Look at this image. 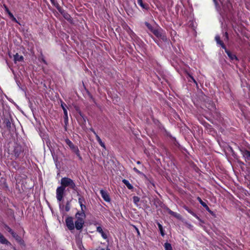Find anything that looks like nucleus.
<instances>
[{"mask_svg":"<svg viewBox=\"0 0 250 250\" xmlns=\"http://www.w3.org/2000/svg\"><path fill=\"white\" fill-rule=\"evenodd\" d=\"M98 142L99 143V144L100 145V146L103 147L104 148H105V146L104 144V143H103L102 141V140H100L99 141H98Z\"/></svg>","mask_w":250,"mask_h":250,"instance_id":"obj_31","label":"nucleus"},{"mask_svg":"<svg viewBox=\"0 0 250 250\" xmlns=\"http://www.w3.org/2000/svg\"><path fill=\"white\" fill-rule=\"evenodd\" d=\"M152 33L157 38L161 39L164 42H167V38L164 31L160 28H155Z\"/></svg>","mask_w":250,"mask_h":250,"instance_id":"obj_4","label":"nucleus"},{"mask_svg":"<svg viewBox=\"0 0 250 250\" xmlns=\"http://www.w3.org/2000/svg\"><path fill=\"white\" fill-rule=\"evenodd\" d=\"M61 186L58 187L56 189V198L58 202H61L64 195L65 188L69 191L72 190L76 191L77 188L75 182L68 177H63L61 180Z\"/></svg>","mask_w":250,"mask_h":250,"instance_id":"obj_1","label":"nucleus"},{"mask_svg":"<svg viewBox=\"0 0 250 250\" xmlns=\"http://www.w3.org/2000/svg\"><path fill=\"white\" fill-rule=\"evenodd\" d=\"M137 2L143 9L147 10L148 9V5L143 3V0H137Z\"/></svg>","mask_w":250,"mask_h":250,"instance_id":"obj_13","label":"nucleus"},{"mask_svg":"<svg viewBox=\"0 0 250 250\" xmlns=\"http://www.w3.org/2000/svg\"><path fill=\"white\" fill-rule=\"evenodd\" d=\"M21 152H22V151H21V149L20 148L19 150L18 147L15 148L14 150L15 155L16 157H19Z\"/></svg>","mask_w":250,"mask_h":250,"instance_id":"obj_23","label":"nucleus"},{"mask_svg":"<svg viewBox=\"0 0 250 250\" xmlns=\"http://www.w3.org/2000/svg\"><path fill=\"white\" fill-rule=\"evenodd\" d=\"M6 124H7V125H8L9 124L10 125V122L9 121L7 122Z\"/></svg>","mask_w":250,"mask_h":250,"instance_id":"obj_42","label":"nucleus"},{"mask_svg":"<svg viewBox=\"0 0 250 250\" xmlns=\"http://www.w3.org/2000/svg\"><path fill=\"white\" fill-rule=\"evenodd\" d=\"M11 235L17 241L19 242L21 241V238L16 232H14Z\"/></svg>","mask_w":250,"mask_h":250,"instance_id":"obj_22","label":"nucleus"},{"mask_svg":"<svg viewBox=\"0 0 250 250\" xmlns=\"http://www.w3.org/2000/svg\"><path fill=\"white\" fill-rule=\"evenodd\" d=\"M145 25L151 32H152V31L154 30L155 29L152 27V26L150 24H149L147 22H145Z\"/></svg>","mask_w":250,"mask_h":250,"instance_id":"obj_24","label":"nucleus"},{"mask_svg":"<svg viewBox=\"0 0 250 250\" xmlns=\"http://www.w3.org/2000/svg\"><path fill=\"white\" fill-rule=\"evenodd\" d=\"M154 41L155 42H156V43L158 44V42H157V41H156V40H154Z\"/></svg>","mask_w":250,"mask_h":250,"instance_id":"obj_44","label":"nucleus"},{"mask_svg":"<svg viewBox=\"0 0 250 250\" xmlns=\"http://www.w3.org/2000/svg\"><path fill=\"white\" fill-rule=\"evenodd\" d=\"M0 243L3 244L8 245L10 242L4 237V236L0 233Z\"/></svg>","mask_w":250,"mask_h":250,"instance_id":"obj_15","label":"nucleus"},{"mask_svg":"<svg viewBox=\"0 0 250 250\" xmlns=\"http://www.w3.org/2000/svg\"><path fill=\"white\" fill-rule=\"evenodd\" d=\"M43 62H44L45 63H46V62H45L44 60H43Z\"/></svg>","mask_w":250,"mask_h":250,"instance_id":"obj_46","label":"nucleus"},{"mask_svg":"<svg viewBox=\"0 0 250 250\" xmlns=\"http://www.w3.org/2000/svg\"><path fill=\"white\" fill-rule=\"evenodd\" d=\"M224 49L225 50V52L227 53V54L228 55V57L229 58V59L233 61L234 60H237V58L235 54L232 53L229 50H227L226 48H224Z\"/></svg>","mask_w":250,"mask_h":250,"instance_id":"obj_12","label":"nucleus"},{"mask_svg":"<svg viewBox=\"0 0 250 250\" xmlns=\"http://www.w3.org/2000/svg\"><path fill=\"white\" fill-rule=\"evenodd\" d=\"M81 208V211H80L81 213H85V210L86 208V206L84 205L83 204L80 205Z\"/></svg>","mask_w":250,"mask_h":250,"instance_id":"obj_29","label":"nucleus"},{"mask_svg":"<svg viewBox=\"0 0 250 250\" xmlns=\"http://www.w3.org/2000/svg\"><path fill=\"white\" fill-rule=\"evenodd\" d=\"M189 76L190 77V78H191V79L193 80V81L194 82V83H196V81L195 80V79L190 75H189Z\"/></svg>","mask_w":250,"mask_h":250,"instance_id":"obj_39","label":"nucleus"},{"mask_svg":"<svg viewBox=\"0 0 250 250\" xmlns=\"http://www.w3.org/2000/svg\"><path fill=\"white\" fill-rule=\"evenodd\" d=\"M9 16L10 18H12V17H13V15L12 13V14H10V15H9Z\"/></svg>","mask_w":250,"mask_h":250,"instance_id":"obj_41","label":"nucleus"},{"mask_svg":"<svg viewBox=\"0 0 250 250\" xmlns=\"http://www.w3.org/2000/svg\"><path fill=\"white\" fill-rule=\"evenodd\" d=\"M133 170L138 174L141 173V172L138 169H137L136 167L133 168Z\"/></svg>","mask_w":250,"mask_h":250,"instance_id":"obj_34","label":"nucleus"},{"mask_svg":"<svg viewBox=\"0 0 250 250\" xmlns=\"http://www.w3.org/2000/svg\"><path fill=\"white\" fill-rule=\"evenodd\" d=\"M168 212L169 213V214H171V215H172L173 216H176V213H175V212H173V211H171L170 210H169Z\"/></svg>","mask_w":250,"mask_h":250,"instance_id":"obj_35","label":"nucleus"},{"mask_svg":"<svg viewBox=\"0 0 250 250\" xmlns=\"http://www.w3.org/2000/svg\"><path fill=\"white\" fill-rule=\"evenodd\" d=\"M90 130L95 135V137H96V140L97 141L101 139L93 129H91Z\"/></svg>","mask_w":250,"mask_h":250,"instance_id":"obj_27","label":"nucleus"},{"mask_svg":"<svg viewBox=\"0 0 250 250\" xmlns=\"http://www.w3.org/2000/svg\"><path fill=\"white\" fill-rule=\"evenodd\" d=\"M70 207L69 202H67L66 204L65 208V210L66 211H68L70 210Z\"/></svg>","mask_w":250,"mask_h":250,"instance_id":"obj_30","label":"nucleus"},{"mask_svg":"<svg viewBox=\"0 0 250 250\" xmlns=\"http://www.w3.org/2000/svg\"><path fill=\"white\" fill-rule=\"evenodd\" d=\"M123 183L127 187V188L129 189H132L133 188V187L132 185L129 182V181L125 179H123L122 181Z\"/></svg>","mask_w":250,"mask_h":250,"instance_id":"obj_18","label":"nucleus"},{"mask_svg":"<svg viewBox=\"0 0 250 250\" xmlns=\"http://www.w3.org/2000/svg\"><path fill=\"white\" fill-rule=\"evenodd\" d=\"M12 20V21L15 22H18V21L17 20H16V19L14 17V16H13V17L12 18H10Z\"/></svg>","mask_w":250,"mask_h":250,"instance_id":"obj_37","label":"nucleus"},{"mask_svg":"<svg viewBox=\"0 0 250 250\" xmlns=\"http://www.w3.org/2000/svg\"><path fill=\"white\" fill-rule=\"evenodd\" d=\"M223 36L224 38V40L225 41H228L229 40V37H228V34L227 32H225Z\"/></svg>","mask_w":250,"mask_h":250,"instance_id":"obj_32","label":"nucleus"},{"mask_svg":"<svg viewBox=\"0 0 250 250\" xmlns=\"http://www.w3.org/2000/svg\"><path fill=\"white\" fill-rule=\"evenodd\" d=\"M4 7L5 10L6 12H7L8 11H9L8 8H7V7L6 5H4Z\"/></svg>","mask_w":250,"mask_h":250,"instance_id":"obj_38","label":"nucleus"},{"mask_svg":"<svg viewBox=\"0 0 250 250\" xmlns=\"http://www.w3.org/2000/svg\"><path fill=\"white\" fill-rule=\"evenodd\" d=\"M61 107L63 109L64 115V119L65 121L68 120V114L66 108V105L63 102H61Z\"/></svg>","mask_w":250,"mask_h":250,"instance_id":"obj_11","label":"nucleus"},{"mask_svg":"<svg viewBox=\"0 0 250 250\" xmlns=\"http://www.w3.org/2000/svg\"><path fill=\"white\" fill-rule=\"evenodd\" d=\"M86 217L85 213H81L80 211L77 212L75 214V217L77 219V221L84 220Z\"/></svg>","mask_w":250,"mask_h":250,"instance_id":"obj_10","label":"nucleus"},{"mask_svg":"<svg viewBox=\"0 0 250 250\" xmlns=\"http://www.w3.org/2000/svg\"><path fill=\"white\" fill-rule=\"evenodd\" d=\"M84 220H79L76 221L75 222L74 226L77 230H81L83 229V225H84Z\"/></svg>","mask_w":250,"mask_h":250,"instance_id":"obj_7","label":"nucleus"},{"mask_svg":"<svg viewBox=\"0 0 250 250\" xmlns=\"http://www.w3.org/2000/svg\"><path fill=\"white\" fill-rule=\"evenodd\" d=\"M197 200L199 202V203L206 208V209L207 211H208V212H210V210L208 207L207 206V205L204 202H203L201 198H200L199 197H198Z\"/></svg>","mask_w":250,"mask_h":250,"instance_id":"obj_16","label":"nucleus"},{"mask_svg":"<svg viewBox=\"0 0 250 250\" xmlns=\"http://www.w3.org/2000/svg\"><path fill=\"white\" fill-rule=\"evenodd\" d=\"M133 202L135 204L137 205V203L139 202L140 201V198L138 197V196H134L133 197Z\"/></svg>","mask_w":250,"mask_h":250,"instance_id":"obj_26","label":"nucleus"},{"mask_svg":"<svg viewBox=\"0 0 250 250\" xmlns=\"http://www.w3.org/2000/svg\"><path fill=\"white\" fill-rule=\"evenodd\" d=\"M5 229L8 231L9 232H10L11 234L12 233H13L14 231L7 225H4V226Z\"/></svg>","mask_w":250,"mask_h":250,"instance_id":"obj_25","label":"nucleus"},{"mask_svg":"<svg viewBox=\"0 0 250 250\" xmlns=\"http://www.w3.org/2000/svg\"><path fill=\"white\" fill-rule=\"evenodd\" d=\"M217 11L220 14L230 12L232 9V5L229 0H213Z\"/></svg>","mask_w":250,"mask_h":250,"instance_id":"obj_2","label":"nucleus"},{"mask_svg":"<svg viewBox=\"0 0 250 250\" xmlns=\"http://www.w3.org/2000/svg\"><path fill=\"white\" fill-rule=\"evenodd\" d=\"M90 130L95 135V137H96V140L97 141L101 139L93 129H91Z\"/></svg>","mask_w":250,"mask_h":250,"instance_id":"obj_28","label":"nucleus"},{"mask_svg":"<svg viewBox=\"0 0 250 250\" xmlns=\"http://www.w3.org/2000/svg\"><path fill=\"white\" fill-rule=\"evenodd\" d=\"M185 209L188 211L189 213H190L192 215H193L194 217H196L197 219H199V217L194 213L191 210L189 209L188 207H185Z\"/></svg>","mask_w":250,"mask_h":250,"instance_id":"obj_19","label":"nucleus"},{"mask_svg":"<svg viewBox=\"0 0 250 250\" xmlns=\"http://www.w3.org/2000/svg\"><path fill=\"white\" fill-rule=\"evenodd\" d=\"M83 201H84V199L83 198L80 197L78 199V202H79L80 205L83 204Z\"/></svg>","mask_w":250,"mask_h":250,"instance_id":"obj_33","label":"nucleus"},{"mask_svg":"<svg viewBox=\"0 0 250 250\" xmlns=\"http://www.w3.org/2000/svg\"><path fill=\"white\" fill-rule=\"evenodd\" d=\"M241 154L246 162L250 161V151L247 149L241 150Z\"/></svg>","mask_w":250,"mask_h":250,"instance_id":"obj_6","label":"nucleus"},{"mask_svg":"<svg viewBox=\"0 0 250 250\" xmlns=\"http://www.w3.org/2000/svg\"><path fill=\"white\" fill-rule=\"evenodd\" d=\"M7 13L8 14V15H10V14H12V13L10 11H8Z\"/></svg>","mask_w":250,"mask_h":250,"instance_id":"obj_40","label":"nucleus"},{"mask_svg":"<svg viewBox=\"0 0 250 250\" xmlns=\"http://www.w3.org/2000/svg\"><path fill=\"white\" fill-rule=\"evenodd\" d=\"M159 230L160 231V233L162 236H164L165 234L164 233V231L163 230V227L162 225H161L159 223H157Z\"/></svg>","mask_w":250,"mask_h":250,"instance_id":"obj_21","label":"nucleus"},{"mask_svg":"<svg viewBox=\"0 0 250 250\" xmlns=\"http://www.w3.org/2000/svg\"><path fill=\"white\" fill-rule=\"evenodd\" d=\"M14 61H15V62H21V61H22L23 60V56H22L21 55H19L18 53H16L14 55Z\"/></svg>","mask_w":250,"mask_h":250,"instance_id":"obj_17","label":"nucleus"},{"mask_svg":"<svg viewBox=\"0 0 250 250\" xmlns=\"http://www.w3.org/2000/svg\"><path fill=\"white\" fill-rule=\"evenodd\" d=\"M53 0H51V2H52V3H53Z\"/></svg>","mask_w":250,"mask_h":250,"instance_id":"obj_45","label":"nucleus"},{"mask_svg":"<svg viewBox=\"0 0 250 250\" xmlns=\"http://www.w3.org/2000/svg\"><path fill=\"white\" fill-rule=\"evenodd\" d=\"M134 228H135V230H136L138 235H140V232L138 229L137 227H136L135 226H134Z\"/></svg>","mask_w":250,"mask_h":250,"instance_id":"obj_36","label":"nucleus"},{"mask_svg":"<svg viewBox=\"0 0 250 250\" xmlns=\"http://www.w3.org/2000/svg\"><path fill=\"white\" fill-rule=\"evenodd\" d=\"M65 142L69 146L70 149L74 152L79 157V159L81 160L82 158L80 155V152L78 146L74 145L73 143L68 138L65 139Z\"/></svg>","mask_w":250,"mask_h":250,"instance_id":"obj_3","label":"nucleus"},{"mask_svg":"<svg viewBox=\"0 0 250 250\" xmlns=\"http://www.w3.org/2000/svg\"><path fill=\"white\" fill-rule=\"evenodd\" d=\"M100 193L102 197V198L104 199L106 202H110V198L108 195V194L104 190L101 189L100 190Z\"/></svg>","mask_w":250,"mask_h":250,"instance_id":"obj_8","label":"nucleus"},{"mask_svg":"<svg viewBox=\"0 0 250 250\" xmlns=\"http://www.w3.org/2000/svg\"><path fill=\"white\" fill-rule=\"evenodd\" d=\"M215 39L217 44L220 45L221 47L224 49L226 48V46H225L223 42L221 41L219 36L216 35L215 37Z\"/></svg>","mask_w":250,"mask_h":250,"instance_id":"obj_14","label":"nucleus"},{"mask_svg":"<svg viewBox=\"0 0 250 250\" xmlns=\"http://www.w3.org/2000/svg\"><path fill=\"white\" fill-rule=\"evenodd\" d=\"M137 164H141V162L140 161H137Z\"/></svg>","mask_w":250,"mask_h":250,"instance_id":"obj_43","label":"nucleus"},{"mask_svg":"<svg viewBox=\"0 0 250 250\" xmlns=\"http://www.w3.org/2000/svg\"><path fill=\"white\" fill-rule=\"evenodd\" d=\"M96 230L99 233L101 234L102 237L104 239H106L107 238V236L106 233L102 229V228L100 226H98L97 227Z\"/></svg>","mask_w":250,"mask_h":250,"instance_id":"obj_9","label":"nucleus"},{"mask_svg":"<svg viewBox=\"0 0 250 250\" xmlns=\"http://www.w3.org/2000/svg\"><path fill=\"white\" fill-rule=\"evenodd\" d=\"M65 224L67 228L71 231L75 229L73 219L72 217H68L65 219Z\"/></svg>","mask_w":250,"mask_h":250,"instance_id":"obj_5","label":"nucleus"},{"mask_svg":"<svg viewBox=\"0 0 250 250\" xmlns=\"http://www.w3.org/2000/svg\"><path fill=\"white\" fill-rule=\"evenodd\" d=\"M164 246L165 250H172L171 245L170 243L166 242L165 243Z\"/></svg>","mask_w":250,"mask_h":250,"instance_id":"obj_20","label":"nucleus"}]
</instances>
